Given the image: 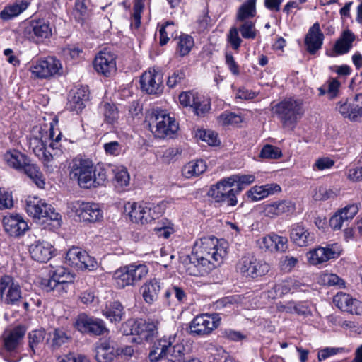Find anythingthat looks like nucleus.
<instances>
[{"label":"nucleus","mask_w":362,"mask_h":362,"mask_svg":"<svg viewBox=\"0 0 362 362\" xmlns=\"http://www.w3.org/2000/svg\"><path fill=\"white\" fill-rule=\"evenodd\" d=\"M160 71L156 69H149L145 71L140 78L141 90L153 95H159L163 90V78Z\"/></svg>","instance_id":"obj_16"},{"label":"nucleus","mask_w":362,"mask_h":362,"mask_svg":"<svg viewBox=\"0 0 362 362\" xmlns=\"http://www.w3.org/2000/svg\"><path fill=\"white\" fill-rule=\"evenodd\" d=\"M93 66L98 74L110 77L117 70L116 57L110 51L105 49L95 57Z\"/></svg>","instance_id":"obj_22"},{"label":"nucleus","mask_w":362,"mask_h":362,"mask_svg":"<svg viewBox=\"0 0 362 362\" xmlns=\"http://www.w3.org/2000/svg\"><path fill=\"white\" fill-rule=\"evenodd\" d=\"M195 136L210 146H217L219 144L217 134L211 130L199 129L196 132Z\"/></svg>","instance_id":"obj_49"},{"label":"nucleus","mask_w":362,"mask_h":362,"mask_svg":"<svg viewBox=\"0 0 362 362\" xmlns=\"http://www.w3.org/2000/svg\"><path fill=\"white\" fill-rule=\"evenodd\" d=\"M233 185L232 181L229 180V177L224 178L211 187L209 195L215 202L219 203L221 206H234L238 203L236 194L242 190V188H232Z\"/></svg>","instance_id":"obj_10"},{"label":"nucleus","mask_w":362,"mask_h":362,"mask_svg":"<svg viewBox=\"0 0 362 362\" xmlns=\"http://www.w3.org/2000/svg\"><path fill=\"white\" fill-rule=\"evenodd\" d=\"M158 320L136 321L134 323L131 333L139 337L141 341H151L158 334Z\"/></svg>","instance_id":"obj_24"},{"label":"nucleus","mask_w":362,"mask_h":362,"mask_svg":"<svg viewBox=\"0 0 362 362\" xmlns=\"http://www.w3.org/2000/svg\"><path fill=\"white\" fill-rule=\"evenodd\" d=\"M237 269L243 276L254 279L267 274L270 266L267 263L257 259L253 255L247 254L239 260Z\"/></svg>","instance_id":"obj_12"},{"label":"nucleus","mask_w":362,"mask_h":362,"mask_svg":"<svg viewBox=\"0 0 362 362\" xmlns=\"http://www.w3.org/2000/svg\"><path fill=\"white\" fill-rule=\"evenodd\" d=\"M287 243L286 237L271 234L262 239L260 247L271 252H284L287 249Z\"/></svg>","instance_id":"obj_34"},{"label":"nucleus","mask_w":362,"mask_h":362,"mask_svg":"<svg viewBox=\"0 0 362 362\" xmlns=\"http://www.w3.org/2000/svg\"><path fill=\"white\" fill-rule=\"evenodd\" d=\"M88 98L89 91L87 88L81 87L72 90L69 95L67 108L70 111H75L78 113L85 107Z\"/></svg>","instance_id":"obj_31"},{"label":"nucleus","mask_w":362,"mask_h":362,"mask_svg":"<svg viewBox=\"0 0 362 362\" xmlns=\"http://www.w3.org/2000/svg\"><path fill=\"white\" fill-rule=\"evenodd\" d=\"M42 128L36 127L33 130V134L29 139L30 148L33 153L42 160L47 172L52 173L57 168L54 157L45 147Z\"/></svg>","instance_id":"obj_11"},{"label":"nucleus","mask_w":362,"mask_h":362,"mask_svg":"<svg viewBox=\"0 0 362 362\" xmlns=\"http://www.w3.org/2000/svg\"><path fill=\"white\" fill-rule=\"evenodd\" d=\"M255 180V177L253 175H234L229 177V180L235 185L237 184L238 187H243L241 185H248L252 184Z\"/></svg>","instance_id":"obj_60"},{"label":"nucleus","mask_w":362,"mask_h":362,"mask_svg":"<svg viewBox=\"0 0 362 362\" xmlns=\"http://www.w3.org/2000/svg\"><path fill=\"white\" fill-rule=\"evenodd\" d=\"M334 304L340 310L351 314H362V303L349 294L339 292L333 298Z\"/></svg>","instance_id":"obj_26"},{"label":"nucleus","mask_w":362,"mask_h":362,"mask_svg":"<svg viewBox=\"0 0 362 362\" xmlns=\"http://www.w3.org/2000/svg\"><path fill=\"white\" fill-rule=\"evenodd\" d=\"M194 45L193 38L186 34L181 35L177 42V52L181 56L187 55Z\"/></svg>","instance_id":"obj_46"},{"label":"nucleus","mask_w":362,"mask_h":362,"mask_svg":"<svg viewBox=\"0 0 362 362\" xmlns=\"http://www.w3.org/2000/svg\"><path fill=\"white\" fill-rule=\"evenodd\" d=\"M238 29L240 31L241 36L245 39H255L257 34V30L255 28V21H247L243 23H237Z\"/></svg>","instance_id":"obj_47"},{"label":"nucleus","mask_w":362,"mask_h":362,"mask_svg":"<svg viewBox=\"0 0 362 362\" xmlns=\"http://www.w3.org/2000/svg\"><path fill=\"white\" fill-rule=\"evenodd\" d=\"M318 283L323 286H337L343 288L345 286L344 281L335 274L328 272H322L318 277Z\"/></svg>","instance_id":"obj_45"},{"label":"nucleus","mask_w":362,"mask_h":362,"mask_svg":"<svg viewBox=\"0 0 362 362\" xmlns=\"http://www.w3.org/2000/svg\"><path fill=\"white\" fill-rule=\"evenodd\" d=\"M355 40V35L349 30H344L341 37L336 41L334 50L337 54H344L349 52Z\"/></svg>","instance_id":"obj_39"},{"label":"nucleus","mask_w":362,"mask_h":362,"mask_svg":"<svg viewBox=\"0 0 362 362\" xmlns=\"http://www.w3.org/2000/svg\"><path fill=\"white\" fill-rule=\"evenodd\" d=\"M20 171L27 175L37 187L40 188L44 187L45 182L42 178V173L40 171L37 165L31 163L29 159L27 160L25 165L23 166Z\"/></svg>","instance_id":"obj_41"},{"label":"nucleus","mask_w":362,"mask_h":362,"mask_svg":"<svg viewBox=\"0 0 362 362\" xmlns=\"http://www.w3.org/2000/svg\"><path fill=\"white\" fill-rule=\"evenodd\" d=\"M102 108L105 121L109 124H113L118 119V112L117 107L113 104L105 103Z\"/></svg>","instance_id":"obj_52"},{"label":"nucleus","mask_w":362,"mask_h":362,"mask_svg":"<svg viewBox=\"0 0 362 362\" xmlns=\"http://www.w3.org/2000/svg\"><path fill=\"white\" fill-rule=\"evenodd\" d=\"M148 272V269L145 264H131L117 269L114 272L112 278L117 288H124L135 285L144 279Z\"/></svg>","instance_id":"obj_9"},{"label":"nucleus","mask_w":362,"mask_h":362,"mask_svg":"<svg viewBox=\"0 0 362 362\" xmlns=\"http://www.w3.org/2000/svg\"><path fill=\"white\" fill-rule=\"evenodd\" d=\"M185 78V71L183 70H176L168 76L167 85L170 88H174L180 84Z\"/></svg>","instance_id":"obj_63"},{"label":"nucleus","mask_w":362,"mask_h":362,"mask_svg":"<svg viewBox=\"0 0 362 362\" xmlns=\"http://www.w3.org/2000/svg\"><path fill=\"white\" fill-rule=\"evenodd\" d=\"M25 210L35 221H52L60 225L61 215L50 204L38 197H28L25 200Z\"/></svg>","instance_id":"obj_6"},{"label":"nucleus","mask_w":362,"mask_h":362,"mask_svg":"<svg viewBox=\"0 0 362 362\" xmlns=\"http://www.w3.org/2000/svg\"><path fill=\"white\" fill-rule=\"evenodd\" d=\"M206 169V163L202 160H194L185 164L182 169V174L186 178L197 177Z\"/></svg>","instance_id":"obj_40"},{"label":"nucleus","mask_w":362,"mask_h":362,"mask_svg":"<svg viewBox=\"0 0 362 362\" xmlns=\"http://www.w3.org/2000/svg\"><path fill=\"white\" fill-rule=\"evenodd\" d=\"M117 343L112 337L100 339L95 346V358L97 362H110L116 357Z\"/></svg>","instance_id":"obj_23"},{"label":"nucleus","mask_w":362,"mask_h":362,"mask_svg":"<svg viewBox=\"0 0 362 362\" xmlns=\"http://www.w3.org/2000/svg\"><path fill=\"white\" fill-rule=\"evenodd\" d=\"M75 327L82 333L94 335H102L108 331L102 320L88 316L85 313L78 315L75 322Z\"/></svg>","instance_id":"obj_19"},{"label":"nucleus","mask_w":362,"mask_h":362,"mask_svg":"<svg viewBox=\"0 0 362 362\" xmlns=\"http://www.w3.org/2000/svg\"><path fill=\"white\" fill-rule=\"evenodd\" d=\"M70 176L76 179L81 187L87 189L105 185L107 180L106 170L100 166L94 167L89 159H74Z\"/></svg>","instance_id":"obj_3"},{"label":"nucleus","mask_w":362,"mask_h":362,"mask_svg":"<svg viewBox=\"0 0 362 362\" xmlns=\"http://www.w3.org/2000/svg\"><path fill=\"white\" fill-rule=\"evenodd\" d=\"M199 95L194 93L193 92H183L179 95V100L181 105L185 107H190L192 108V103H194Z\"/></svg>","instance_id":"obj_64"},{"label":"nucleus","mask_w":362,"mask_h":362,"mask_svg":"<svg viewBox=\"0 0 362 362\" xmlns=\"http://www.w3.org/2000/svg\"><path fill=\"white\" fill-rule=\"evenodd\" d=\"M290 238L299 247H305L314 242V235L300 224L292 226Z\"/></svg>","instance_id":"obj_33"},{"label":"nucleus","mask_w":362,"mask_h":362,"mask_svg":"<svg viewBox=\"0 0 362 362\" xmlns=\"http://www.w3.org/2000/svg\"><path fill=\"white\" fill-rule=\"evenodd\" d=\"M227 243L214 236L203 237L194 245V253L187 272L190 275H205L220 264L226 255Z\"/></svg>","instance_id":"obj_1"},{"label":"nucleus","mask_w":362,"mask_h":362,"mask_svg":"<svg viewBox=\"0 0 362 362\" xmlns=\"http://www.w3.org/2000/svg\"><path fill=\"white\" fill-rule=\"evenodd\" d=\"M218 314H201L196 316L189 323L190 334L194 336L209 334L220 325Z\"/></svg>","instance_id":"obj_14"},{"label":"nucleus","mask_w":362,"mask_h":362,"mask_svg":"<svg viewBox=\"0 0 362 362\" xmlns=\"http://www.w3.org/2000/svg\"><path fill=\"white\" fill-rule=\"evenodd\" d=\"M112 173L115 176V180L120 187L128 185L129 182V175L126 168L123 166H117L112 168Z\"/></svg>","instance_id":"obj_50"},{"label":"nucleus","mask_w":362,"mask_h":362,"mask_svg":"<svg viewBox=\"0 0 362 362\" xmlns=\"http://www.w3.org/2000/svg\"><path fill=\"white\" fill-rule=\"evenodd\" d=\"M5 231L11 236L19 237L28 229L27 222L18 214L5 216L2 220Z\"/></svg>","instance_id":"obj_25"},{"label":"nucleus","mask_w":362,"mask_h":362,"mask_svg":"<svg viewBox=\"0 0 362 362\" xmlns=\"http://www.w3.org/2000/svg\"><path fill=\"white\" fill-rule=\"evenodd\" d=\"M335 110L341 115L352 122L362 118V94L356 95L352 100H341L336 104Z\"/></svg>","instance_id":"obj_17"},{"label":"nucleus","mask_w":362,"mask_h":362,"mask_svg":"<svg viewBox=\"0 0 362 362\" xmlns=\"http://www.w3.org/2000/svg\"><path fill=\"white\" fill-rule=\"evenodd\" d=\"M70 208L84 221L95 222L103 218V211L96 203L77 201L71 203Z\"/></svg>","instance_id":"obj_18"},{"label":"nucleus","mask_w":362,"mask_h":362,"mask_svg":"<svg viewBox=\"0 0 362 362\" xmlns=\"http://www.w3.org/2000/svg\"><path fill=\"white\" fill-rule=\"evenodd\" d=\"M295 210V204L289 200H277L263 206V214L269 218H276L284 214L292 213Z\"/></svg>","instance_id":"obj_27"},{"label":"nucleus","mask_w":362,"mask_h":362,"mask_svg":"<svg viewBox=\"0 0 362 362\" xmlns=\"http://www.w3.org/2000/svg\"><path fill=\"white\" fill-rule=\"evenodd\" d=\"M340 246L335 243L328 245L326 247H319L310 250L307 254L309 262L313 265H317L326 262L332 259L337 258L341 254Z\"/></svg>","instance_id":"obj_21"},{"label":"nucleus","mask_w":362,"mask_h":362,"mask_svg":"<svg viewBox=\"0 0 362 362\" xmlns=\"http://www.w3.org/2000/svg\"><path fill=\"white\" fill-rule=\"evenodd\" d=\"M144 0H135L132 16L131 27L138 28L141 25V14L144 9Z\"/></svg>","instance_id":"obj_54"},{"label":"nucleus","mask_w":362,"mask_h":362,"mask_svg":"<svg viewBox=\"0 0 362 362\" xmlns=\"http://www.w3.org/2000/svg\"><path fill=\"white\" fill-rule=\"evenodd\" d=\"M151 362H201L198 358L188 357L187 349L178 332L158 339L149 352Z\"/></svg>","instance_id":"obj_2"},{"label":"nucleus","mask_w":362,"mask_h":362,"mask_svg":"<svg viewBox=\"0 0 362 362\" xmlns=\"http://www.w3.org/2000/svg\"><path fill=\"white\" fill-rule=\"evenodd\" d=\"M103 313L111 322L117 323L122 320L123 306L119 302L114 301L105 307Z\"/></svg>","instance_id":"obj_42"},{"label":"nucleus","mask_w":362,"mask_h":362,"mask_svg":"<svg viewBox=\"0 0 362 362\" xmlns=\"http://www.w3.org/2000/svg\"><path fill=\"white\" fill-rule=\"evenodd\" d=\"M241 121L240 116L233 112H225L218 117V122L222 126L237 124Z\"/></svg>","instance_id":"obj_56"},{"label":"nucleus","mask_w":362,"mask_h":362,"mask_svg":"<svg viewBox=\"0 0 362 362\" xmlns=\"http://www.w3.org/2000/svg\"><path fill=\"white\" fill-rule=\"evenodd\" d=\"M61 69L62 64L58 59L47 57L33 63L30 69L33 76L44 78L58 74Z\"/></svg>","instance_id":"obj_20"},{"label":"nucleus","mask_w":362,"mask_h":362,"mask_svg":"<svg viewBox=\"0 0 362 362\" xmlns=\"http://www.w3.org/2000/svg\"><path fill=\"white\" fill-rule=\"evenodd\" d=\"M21 34L29 40L38 41L49 37L52 35V28L48 21L33 20L24 25Z\"/></svg>","instance_id":"obj_15"},{"label":"nucleus","mask_w":362,"mask_h":362,"mask_svg":"<svg viewBox=\"0 0 362 362\" xmlns=\"http://www.w3.org/2000/svg\"><path fill=\"white\" fill-rule=\"evenodd\" d=\"M4 159L9 167L20 171L28 158L19 151L11 149L4 154Z\"/></svg>","instance_id":"obj_38"},{"label":"nucleus","mask_w":362,"mask_h":362,"mask_svg":"<svg viewBox=\"0 0 362 362\" xmlns=\"http://www.w3.org/2000/svg\"><path fill=\"white\" fill-rule=\"evenodd\" d=\"M28 5V2L23 0L8 4L0 12V18L4 21H10L26 10Z\"/></svg>","instance_id":"obj_36"},{"label":"nucleus","mask_w":362,"mask_h":362,"mask_svg":"<svg viewBox=\"0 0 362 362\" xmlns=\"http://www.w3.org/2000/svg\"><path fill=\"white\" fill-rule=\"evenodd\" d=\"M54 252L52 245L47 241L37 240L29 246L31 257L39 262H47L49 260Z\"/></svg>","instance_id":"obj_29"},{"label":"nucleus","mask_w":362,"mask_h":362,"mask_svg":"<svg viewBox=\"0 0 362 362\" xmlns=\"http://www.w3.org/2000/svg\"><path fill=\"white\" fill-rule=\"evenodd\" d=\"M338 193L339 191L337 189H333L321 186L318 187L313 197L316 200H326L335 197Z\"/></svg>","instance_id":"obj_57"},{"label":"nucleus","mask_w":362,"mask_h":362,"mask_svg":"<svg viewBox=\"0 0 362 362\" xmlns=\"http://www.w3.org/2000/svg\"><path fill=\"white\" fill-rule=\"evenodd\" d=\"M304 284L298 281L289 278L276 283L274 286L268 291V296L274 299L280 298L289 293L301 290Z\"/></svg>","instance_id":"obj_28"},{"label":"nucleus","mask_w":362,"mask_h":362,"mask_svg":"<svg viewBox=\"0 0 362 362\" xmlns=\"http://www.w3.org/2000/svg\"><path fill=\"white\" fill-rule=\"evenodd\" d=\"M148 119L151 132L158 138L170 136L178 129L175 119L163 110L152 111Z\"/></svg>","instance_id":"obj_8"},{"label":"nucleus","mask_w":362,"mask_h":362,"mask_svg":"<svg viewBox=\"0 0 362 362\" xmlns=\"http://www.w3.org/2000/svg\"><path fill=\"white\" fill-rule=\"evenodd\" d=\"M25 329L23 326H17L4 332L1 336V347L0 355L8 362H18L21 357L18 356L23 346Z\"/></svg>","instance_id":"obj_5"},{"label":"nucleus","mask_w":362,"mask_h":362,"mask_svg":"<svg viewBox=\"0 0 362 362\" xmlns=\"http://www.w3.org/2000/svg\"><path fill=\"white\" fill-rule=\"evenodd\" d=\"M175 28L173 22H166L159 30L160 33V44L165 45L173 37L174 31Z\"/></svg>","instance_id":"obj_51"},{"label":"nucleus","mask_w":362,"mask_h":362,"mask_svg":"<svg viewBox=\"0 0 362 362\" xmlns=\"http://www.w3.org/2000/svg\"><path fill=\"white\" fill-rule=\"evenodd\" d=\"M341 83L337 78H331L326 83L327 98L329 100L336 98L339 93Z\"/></svg>","instance_id":"obj_59"},{"label":"nucleus","mask_w":362,"mask_h":362,"mask_svg":"<svg viewBox=\"0 0 362 362\" xmlns=\"http://www.w3.org/2000/svg\"><path fill=\"white\" fill-rule=\"evenodd\" d=\"M238 32L239 30L237 27H232L227 36L228 42L232 48L236 51L239 49L242 42V39L240 37Z\"/></svg>","instance_id":"obj_61"},{"label":"nucleus","mask_w":362,"mask_h":362,"mask_svg":"<svg viewBox=\"0 0 362 362\" xmlns=\"http://www.w3.org/2000/svg\"><path fill=\"white\" fill-rule=\"evenodd\" d=\"M259 156L265 159H277L281 157L282 153L279 147L267 144L262 148Z\"/></svg>","instance_id":"obj_55"},{"label":"nucleus","mask_w":362,"mask_h":362,"mask_svg":"<svg viewBox=\"0 0 362 362\" xmlns=\"http://www.w3.org/2000/svg\"><path fill=\"white\" fill-rule=\"evenodd\" d=\"M272 111L284 129L293 131L304 114L303 103L300 99L288 98L274 105Z\"/></svg>","instance_id":"obj_4"},{"label":"nucleus","mask_w":362,"mask_h":362,"mask_svg":"<svg viewBox=\"0 0 362 362\" xmlns=\"http://www.w3.org/2000/svg\"><path fill=\"white\" fill-rule=\"evenodd\" d=\"M257 0H247L243 4L237 11L236 23L247 21H255L253 18L255 16Z\"/></svg>","instance_id":"obj_37"},{"label":"nucleus","mask_w":362,"mask_h":362,"mask_svg":"<svg viewBox=\"0 0 362 362\" xmlns=\"http://www.w3.org/2000/svg\"><path fill=\"white\" fill-rule=\"evenodd\" d=\"M74 13L78 21L86 18L88 13L86 0H76Z\"/></svg>","instance_id":"obj_62"},{"label":"nucleus","mask_w":362,"mask_h":362,"mask_svg":"<svg viewBox=\"0 0 362 362\" xmlns=\"http://www.w3.org/2000/svg\"><path fill=\"white\" fill-rule=\"evenodd\" d=\"M194 112L198 116H204L210 109V103L207 99L199 95L194 103H192Z\"/></svg>","instance_id":"obj_53"},{"label":"nucleus","mask_w":362,"mask_h":362,"mask_svg":"<svg viewBox=\"0 0 362 362\" xmlns=\"http://www.w3.org/2000/svg\"><path fill=\"white\" fill-rule=\"evenodd\" d=\"M349 221L347 219V216L343 215V212H340L338 210L330 218L329 226L334 230H340L344 223H349Z\"/></svg>","instance_id":"obj_58"},{"label":"nucleus","mask_w":362,"mask_h":362,"mask_svg":"<svg viewBox=\"0 0 362 362\" xmlns=\"http://www.w3.org/2000/svg\"><path fill=\"white\" fill-rule=\"evenodd\" d=\"M86 252V251L79 247H73L66 252V262L69 266L76 268L77 269H80L83 263L82 260H83Z\"/></svg>","instance_id":"obj_44"},{"label":"nucleus","mask_w":362,"mask_h":362,"mask_svg":"<svg viewBox=\"0 0 362 362\" xmlns=\"http://www.w3.org/2000/svg\"><path fill=\"white\" fill-rule=\"evenodd\" d=\"M281 187L275 183L264 185H255L247 192V195L252 202L259 201L271 194L281 192Z\"/></svg>","instance_id":"obj_32"},{"label":"nucleus","mask_w":362,"mask_h":362,"mask_svg":"<svg viewBox=\"0 0 362 362\" xmlns=\"http://www.w3.org/2000/svg\"><path fill=\"white\" fill-rule=\"evenodd\" d=\"M45 329H35L29 332L28 337V346L32 354H35L37 351L41 349L45 338Z\"/></svg>","instance_id":"obj_43"},{"label":"nucleus","mask_w":362,"mask_h":362,"mask_svg":"<svg viewBox=\"0 0 362 362\" xmlns=\"http://www.w3.org/2000/svg\"><path fill=\"white\" fill-rule=\"evenodd\" d=\"M125 211H128L129 216L132 221L140 223L144 210V204H138L136 202H128L125 204Z\"/></svg>","instance_id":"obj_48"},{"label":"nucleus","mask_w":362,"mask_h":362,"mask_svg":"<svg viewBox=\"0 0 362 362\" xmlns=\"http://www.w3.org/2000/svg\"><path fill=\"white\" fill-rule=\"evenodd\" d=\"M161 288V284L157 279H152L145 283L141 287V292L144 301L148 304H153L157 300Z\"/></svg>","instance_id":"obj_35"},{"label":"nucleus","mask_w":362,"mask_h":362,"mask_svg":"<svg viewBox=\"0 0 362 362\" xmlns=\"http://www.w3.org/2000/svg\"><path fill=\"white\" fill-rule=\"evenodd\" d=\"M23 298L19 284L10 275L0 277V300L6 305H18Z\"/></svg>","instance_id":"obj_13"},{"label":"nucleus","mask_w":362,"mask_h":362,"mask_svg":"<svg viewBox=\"0 0 362 362\" xmlns=\"http://www.w3.org/2000/svg\"><path fill=\"white\" fill-rule=\"evenodd\" d=\"M324 34L320 30V23H315L308 30L305 38V45L307 51L314 54L321 49L324 40Z\"/></svg>","instance_id":"obj_30"},{"label":"nucleus","mask_w":362,"mask_h":362,"mask_svg":"<svg viewBox=\"0 0 362 362\" xmlns=\"http://www.w3.org/2000/svg\"><path fill=\"white\" fill-rule=\"evenodd\" d=\"M75 276L64 267H59L49 272V277L43 279L42 287L47 292L56 291L59 295L67 292L69 286L74 282Z\"/></svg>","instance_id":"obj_7"}]
</instances>
